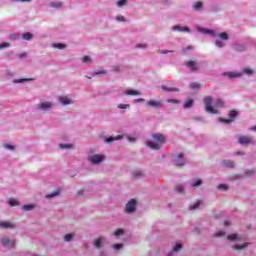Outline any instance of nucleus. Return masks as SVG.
Returning a JSON list of instances; mask_svg holds the SVG:
<instances>
[{"instance_id":"1","label":"nucleus","mask_w":256,"mask_h":256,"mask_svg":"<svg viewBox=\"0 0 256 256\" xmlns=\"http://www.w3.org/2000/svg\"><path fill=\"white\" fill-rule=\"evenodd\" d=\"M196 29L199 33H202L203 35H210L211 37H218L214 42V45L218 49H223V47L227 46V43H225V41H229V34L227 32L217 33L215 30H211V29L203 28V27H199V26Z\"/></svg>"},{"instance_id":"2","label":"nucleus","mask_w":256,"mask_h":256,"mask_svg":"<svg viewBox=\"0 0 256 256\" xmlns=\"http://www.w3.org/2000/svg\"><path fill=\"white\" fill-rule=\"evenodd\" d=\"M152 140H148L146 142V146L149 147V149H153L154 151H159L161 149V146L164 145L166 138L165 135L161 133H154L151 135Z\"/></svg>"},{"instance_id":"3","label":"nucleus","mask_w":256,"mask_h":256,"mask_svg":"<svg viewBox=\"0 0 256 256\" xmlns=\"http://www.w3.org/2000/svg\"><path fill=\"white\" fill-rule=\"evenodd\" d=\"M229 241H236L237 244L233 246V249L236 251H243V249H247L249 243L245 242L241 244L243 241H247V235L245 234H231L227 236Z\"/></svg>"},{"instance_id":"4","label":"nucleus","mask_w":256,"mask_h":256,"mask_svg":"<svg viewBox=\"0 0 256 256\" xmlns=\"http://www.w3.org/2000/svg\"><path fill=\"white\" fill-rule=\"evenodd\" d=\"M224 75H226V77H229L230 79H237L238 77H242V75H253V69L244 68L242 71L226 72L224 73Z\"/></svg>"},{"instance_id":"5","label":"nucleus","mask_w":256,"mask_h":256,"mask_svg":"<svg viewBox=\"0 0 256 256\" xmlns=\"http://www.w3.org/2000/svg\"><path fill=\"white\" fill-rule=\"evenodd\" d=\"M204 104H205L206 113H209L210 115H219V110L213 107L212 97L210 96L205 97Z\"/></svg>"},{"instance_id":"6","label":"nucleus","mask_w":256,"mask_h":256,"mask_svg":"<svg viewBox=\"0 0 256 256\" xmlns=\"http://www.w3.org/2000/svg\"><path fill=\"white\" fill-rule=\"evenodd\" d=\"M53 107H55V103H53V101L43 100L37 105V110L47 113L52 111Z\"/></svg>"},{"instance_id":"7","label":"nucleus","mask_w":256,"mask_h":256,"mask_svg":"<svg viewBox=\"0 0 256 256\" xmlns=\"http://www.w3.org/2000/svg\"><path fill=\"white\" fill-rule=\"evenodd\" d=\"M88 161L92 165H101L105 161V156L104 154H92L88 156Z\"/></svg>"},{"instance_id":"8","label":"nucleus","mask_w":256,"mask_h":256,"mask_svg":"<svg viewBox=\"0 0 256 256\" xmlns=\"http://www.w3.org/2000/svg\"><path fill=\"white\" fill-rule=\"evenodd\" d=\"M124 211L128 215H131V213H135V211H137V201L135 199H131L130 201H128L126 203Z\"/></svg>"},{"instance_id":"9","label":"nucleus","mask_w":256,"mask_h":256,"mask_svg":"<svg viewBox=\"0 0 256 256\" xmlns=\"http://www.w3.org/2000/svg\"><path fill=\"white\" fill-rule=\"evenodd\" d=\"M238 143L240 145H255V140L253 137L241 136L238 138Z\"/></svg>"},{"instance_id":"10","label":"nucleus","mask_w":256,"mask_h":256,"mask_svg":"<svg viewBox=\"0 0 256 256\" xmlns=\"http://www.w3.org/2000/svg\"><path fill=\"white\" fill-rule=\"evenodd\" d=\"M1 243H2L3 247H7L8 249L15 247V239H11L7 236H5L1 239Z\"/></svg>"},{"instance_id":"11","label":"nucleus","mask_w":256,"mask_h":256,"mask_svg":"<svg viewBox=\"0 0 256 256\" xmlns=\"http://www.w3.org/2000/svg\"><path fill=\"white\" fill-rule=\"evenodd\" d=\"M162 102L161 100H148L146 102L147 107H152V109H161Z\"/></svg>"},{"instance_id":"12","label":"nucleus","mask_w":256,"mask_h":256,"mask_svg":"<svg viewBox=\"0 0 256 256\" xmlns=\"http://www.w3.org/2000/svg\"><path fill=\"white\" fill-rule=\"evenodd\" d=\"M192 9L196 13H201L205 9V4L201 1H196L192 3Z\"/></svg>"},{"instance_id":"13","label":"nucleus","mask_w":256,"mask_h":256,"mask_svg":"<svg viewBox=\"0 0 256 256\" xmlns=\"http://www.w3.org/2000/svg\"><path fill=\"white\" fill-rule=\"evenodd\" d=\"M235 117H237V111L232 110V111H230V113H229V118H230V119H222V118H219L218 121H220V123L229 124V123H231L232 121H235Z\"/></svg>"},{"instance_id":"14","label":"nucleus","mask_w":256,"mask_h":256,"mask_svg":"<svg viewBox=\"0 0 256 256\" xmlns=\"http://www.w3.org/2000/svg\"><path fill=\"white\" fill-rule=\"evenodd\" d=\"M58 101L64 107L67 105H73V99H71V97H69V96H60Z\"/></svg>"},{"instance_id":"15","label":"nucleus","mask_w":256,"mask_h":256,"mask_svg":"<svg viewBox=\"0 0 256 256\" xmlns=\"http://www.w3.org/2000/svg\"><path fill=\"white\" fill-rule=\"evenodd\" d=\"M181 249H183V244H181V242H177L167 256H175L179 251H181Z\"/></svg>"},{"instance_id":"16","label":"nucleus","mask_w":256,"mask_h":256,"mask_svg":"<svg viewBox=\"0 0 256 256\" xmlns=\"http://www.w3.org/2000/svg\"><path fill=\"white\" fill-rule=\"evenodd\" d=\"M172 31H178L179 33H191V29L189 27L181 25L173 26Z\"/></svg>"},{"instance_id":"17","label":"nucleus","mask_w":256,"mask_h":256,"mask_svg":"<svg viewBox=\"0 0 256 256\" xmlns=\"http://www.w3.org/2000/svg\"><path fill=\"white\" fill-rule=\"evenodd\" d=\"M174 163L177 165V167H183V165H185L183 153H180L175 157Z\"/></svg>"},{"instance_id":"18","label":"nucleus","mask_w":256,"mask_h":256,"mask_svg":"<svg viewBox=\"0 0 256 256\" xmlns=\"http://www.w3.org/2000/svg\"><path fill=\"white\" fill-rule=\"evenodd\" d=\"M124 95L130 96V97H137L139 95H141V92L135 89H126L123 92Z\"/></svg>"},{"instance_id":"19","label":"nucleus","mask_w":256,"mask_h":256,"mask_svg":"<svg viewBox=\"0 0 256 256\" xmlns=\"http://www.w3.org/2000/svg\"><path fill=\"white\" fill-rule=\"evenodd\" d=\"M186 67H188V69H190V71H197L199 69V63L191 60L186 62Z\"/></svg>"},{"instance_id":"20","label":"nucleus","mask_w":256,"mask_h":256,"mask_svg":"<svg viewBox=\"0 0 256 256\" xmlns=\"http://www.w3.org/2000/svg\"><path fill=\"white\" fill-rule=\"evenodd\" d=\"M49 7H52V9H63V2L61 1H52L49 3Z\"/></svg>"},{"instance_id":"21","label":"nucleus","mask_w":256,"mask_h":256,"mask_svg":"<svg viewBox=\"0 0 256 256\" xmlns=\"http://www.w3.org/2000/svg\"><path fill=\"white\" fill-rule=\"evenodd\" d=\"M162 91H165V93H177L179 92V88L176 87H167L165 85L161 86Z\"/></svg>"},{"instance_id":"22","label":"nucleus","mask_w":256,"mask_h":256,"mask_svg":"<svg viewBox=\"0 0 256 256\" xmlns=\"http://www.w3.org/2000/svg\"><path fill=\"white\" fill-rule=\"evenodd\" d=\"M103 243H105V238L99 237L94 241V246L96 247V249H101V247H103Z\"/></svg>"},{"instance_id":"23","label":"nucleus","mask_w":256,"mask_h":256,"mask_svg":"<svg viewBox=\"0 0 256 256\" xmlns=\"http://www.w3.org/2000/svg\"><path fill=\"white\" fill-rule=\"evenodd\" d=\"M115 5L118 9H123V7H127V5H129V0H117Z\"/></svg>"},{"instance_id":"24","label":"nucleus","mask_w":256,"mask_h":256,"mask_svg":"<svg viewBox=\"0 0 256 256\" xmlns=\"http://www.w3.org/2000/svg\"><path fill=\"white\" fill-rule=\"evenodd\" d=\"M61 195V190L58 188L54 192L45 196L46 199H54V197H59Z\"/></svg>"},{"instance_id":"25","label":"nucleus","mask_w":256,"mask_h":256,"mask_svg":"<svg viewBox=\"0 0 256 256\" xmlns=\"http://www.w3.org/2000/svg\"><path fill=\"white\" fill-rule=\"evenodd\" d=\"M28 81H35V79L33 78H20V79H14L12 81V83H14L15 85L19 84V83H27Z\"/></svg>"},{"instance_id":"26","label":"nucleus","mask_w":256,"mask_h":256,"mask_svg":"<svg viewBox=\"0 0 256 256\" xmlns=\"http://www.w3.org/2000/svg\"><path fill=\"white\" fill-rule=\"evenodd\" d=\"M0 227L2 229H13L15 227V224L11 222H0Z\"/></svg>"},{"instance_id":"27","label":"nucleus","mask_w":256,"mask_h":256,"mask_svg":"<svg viewBox=\"0 0 256 256\" xmlns=\"http://www.w3.org/2000/svg\"><path fill=\"white\" fill-rule=\"evenodd\" d=\"M123 138V135H118L116 137L110 136L105 139V143H113V141H119Z\"/></svg>"},{"instance_id":"28","label":"nucleus","mask_w":256,"mask_h":256,"mask_svg":"<svg viewBox=\"0 0 256 256\" xmlns=\"http://www.w3.org/2000/svg\"><path fill=\"white\" fill-rule=\"evenodd\" d=\"M203 205L202 201H196L195 203L190 205V211H195V209H199Z\"/></svg>"},{"instance_id":"29","label":"nucleus","mask_w":256,"mask_h":256,"mask_svg":"<svg viewBox=\"0 0 256 256\" xmlns=\"http://www.w3.org/2000/svg\"><path fill=\"white\" fill-rule=\"evenodd\" d=\"M222 165H223L224 167L233 168V167H235V162H233V161H231V160H224V161L222 162Z\"/></svg>"},{"instance_id":"30","label":"nucleus","mask_w":256,"mask_h":256,"mask_svg":"<svg viewBox=\"0 0 256 256\" xmlns=\"http://www.w3.org/2000/svg\"><path fill=\"white\" fill-rule=\"evenodd\" d=\"M224 105H225V102L220 98H218L214 101L215 108L223 107Z\"/></svg>"},{"instance_id":"31","label":"nucleus","mask_w":256,"mask_h":256,"mask_svg":"<svg viewBox=\"0 0 256 256\" xmlns=\"http://www.w3.org/2000/svg\"><path fill=\"white\" fill-rule=\"evenodd\" d=\"M24 41H31L33 39V34L31 32H26L22 35Z\"/></svg>"},{"instance_id":"32","label":"nucleus","mask_w":256,"mask_h":256,"mask_svg":"<svg viewBox=\"0 0 256 256\" xmlns=\"http://www.w3.org/2000/svg\"><path fill=\"white\" fill-rule=\"evenodd\" d=\"M234 49L235 51H245V49H247V47L244 44H235L234 45Z\"/></svg>"},{"instance_id":"33","label":"nucleus","mask_w":256,"mask_h":256,"mask_svg":"<svg viewBox=\"0 0 256 256\" xmlns=\"http://www.w3.org/2000/svg\"><path fill=\"white\" fill-rule=\"evenodd\" d=\"M256 174V170L255 169H248L245 171L244 176L245 177H253V175Z\"/></svg>"},{"instance_id":"34","label":"nucleus","mask_w":256,"mask_h":256,"mask_svg":"<svg viewBox=\"0 0 256 256\" xmlns=\"http://www.w3.org/2000/svg\"><path fill=\"white\" fill-rule=\"evenodd\" d=\"M190 185L191 187H201V185H203V180L201 179L194 180Z\"/></svg>"},{"instance_id":"35","label":"nucleus","mask_w":256,"mask_h":256,"mask_svg":"<svg viewBox=\"0 0 256 256\" xmlns=\"http://www.w3.org/2000/svg\"><path fill=\"white\" fill-rule=\"evenodd\" d=\"M23 211H33L35 209V204H26L22 207Z\"/></svg>"},{"instance_id":"36","label":"nucleus","mask_w":256,"mask_h":256,"mask_svg":"<svg viewBox=\"0 0 256 256\" xmlns=\"http://www.w3.org/2000/svg\"><path fill=\"white\" fill-rule=\"evenodd\" d=\"M82 61L86 65H91V63H93V59L91 58V56H84Z\"/></svg>"},{"instance_id":"37","label":"nucleus","mask_w":256,"mask_h":256,"mask_svg":"<svg viewBox=\"0 0 256 256\" xmlns=\"http://www.w3.org/2000/svg\"><path fill=\"white\" fill-rule=\"evenodd\" d=\"M191 107H193V100L189 99L184 103L183 108L184 109H191Z\"/></svg>"},{"instance_id":"38","label":"nucleus","mask_w":256,"mask_h":256,"mask_svg":"<svg viewBox=\"0 0 256 256\" xmlns=\"http://www.w3.org/2000/svg\"><path fill=\"white\" fill-rule=\"evenodd\" d=\"M115 20L117 23H125L127 21V18H125L123 15H117L115 17Z\"/></svg>"},{"instance_id":"39","label":"nucleus","mask_w":256,"mask_h":256,"mask_svg":"<svg viewBox=\"0 0 256 256\" xmlns=\"http://www.w3.org/2000/svg\"><path fill=\"white\" fill-rule=\"evenodd\" d=\"M145 174L143 173V171H141V170H136V171H134V177L136 178V179H141V177H143Z\"/></svg>"},{"instance_id":"40","label":"nucleus","mask_w":256,"mask_h":256,"mask_svg":"<svg viewBox=\"0 0 256 256\" xmlns=\"http://www.w3.org/2000/svg\"><path fill=\"white\" fill-rule=\"evenodd\" d=\"M8 205H10V207H17V205H19V202H17V200L10 198L8 200Z\"/></svg>"},{"instance_id":"41","label":"nucleus","mask_w":256,"mask_h":256,"mask_svg":"<svg viewBox=\"0 0 256 256\" xmlns=\"http://www.w3.org/2000/svg\"><path fill=\"white\" fill-rule=\"evenodd\" d=\"M175 190L177 193H183V191H185V186L183 184H178L176 185Z\"/></svg>"},{"instance_id":"42","label":"nucleus","mask_w":256,"mask_h":256,"mask_svg":"<svg viewBox=\"0 0 256 256\" xmlns=\"http://www.w3.org/2000/svg\"><path fill=\"white\" fill-rule=\"evenodd\" d=\"M217 189H218L219 191H227V190L229 189V186H228L227 184H219V185L217 186Z\"/></svg>"},{"instance_id":"43","label":"nucleus","mask_w":256,"mask_h":256,"mask_svg":"<svg viewBox=\"0 0 256 256\" xmlns=\"http://www.w3.org/2000/svg\"><path fill=\"white\" fill-rule=\"evenodd\" d=\"M52 47L54 49H65V44H63V43H54V44H52Z\"/></svg>"},{"instance_id":"44","label":"nucleus","mask_w":256,"mask_h":256,"mask_svg":"<svg viewBox=\"0 0 256 256\" xmlns=\"http://www.w3.org/2000/svg\"><path fill=\"white\" fill-rule=\"evenodd\" d=\"M64 241H65L66 243H69V241H73V234H66V235L64 236Z\"/></svg>"},{"instance_id":"45","label":"nucleus","mask_w":256,"mask_h":256,"mask_svg":"<svg viewBox=\"0 0 256 256\" xmlns=\"http://www.w3.org/2000/svg\"><path fill=\"white\" fill-rule=\"evenodd\" d=\"M112 249H114V251H121V249H123V244H114Z\"/></svg>"},{"instance_id":"46","label":"nucleus","mask_w":256,"mask_h":256,"mask_svg":"<svg viewBox=\"0 0 256 256\" xmlns=\"http://www.w3.org/2000/svg\"><path fill=\"white\" fill-rule=\"evenodd\" d=\"M33 0H10V3H31Z\"/></svg>"},{"instance_id":"47","label":"nucleus","mask_w":256,"mask_h":256,"mask_svg":"<svg viewBox=\"0 0 256 256\" xmlns=\"http://www.w3.org/2000/svg\"><path fill=\"white\" fill-rule=\"evenodd\" d=\"M60 149H73V145L71 144H60Z\"/></svg>"},{"instance_id":"48","label":"nucleus","mask_w":256,"mask_h":256,"mask_svg":"<svg viewBox=\"0 0 256 256\" xmlns=\"http://www.w3.org/2000/svg\"><path fill=\"white\" fill-rule=\"evenodd\" d=\"M8 47H11V44L9 42H4L0 44V50L1 49H8Z\"/></svg>"},{"instance_id":"49","label":"nucleus","mask_w":256,"mask_h":256,"mask_svg":"<svg viewBox=\"0 0 256 256\" xmlns=\"http://www.w3.org/2000/svg\"><path fill=\"white\" fill-rule=\"evenodd\" d=\"M4 149H7L8 151H15V146L11 144H4Z\"/></svg>"},{"instance_id":"50","label":"nucleus","mask_w":256,"mask_h":256,"mask_svg":"<svg viewBox=\"0 0 256 256\" xmlns=\"http://www.w3.org/2000/svg\"><path fill=\"white\" fill-rule=\"evenodd\" d=\"M190 89H194V90L199 89V83L197 82L190 83Z\"/></svg>"},{"instance_id":"51","label":"nucleus","mask_w":256,"mask_h":256,"mask_svg":"<svg viewBox=\"0 0 256 256\" xmlns=\"http://www.w3.org/2000/svg\"><path fill=\"white\" fill-rule=\"evenodd\" d=\"M131 105L129 104H119L118 109H130Z\"/></svg>"},{"instance_id":"52","label":"nucleus","mask_w":256,"mask_h":256,"mask_svg":"<svg viewBox=\"0 0 256 256\" xmlns=\"http://www.w3.org/2000/svg\"><path fill=\"white\" fill-rule=\"evenodd\" d=\"M225 231L220 230L214 234V237H224Z\"/></svg>"},{"instance_id":"53","label":"nucleus","mask_w":256,"mask_h":256,"mask_svg":"<svg viewBox=\"0 0 256 256\" xmlns=\"http://www.w3.org/2000/svg\"><path fill=\"white\" fill-rule=\"evenodd\" d=\"M192 50H193V47L188 46V47H186V48H184V49L182 50V53H183V55H187V52H188V51H192Z\"/></svg>"},{"instance_id":"54","label":"nucleus","mask_w":256,"mask_h":256,"mask_svg":"<svg viewBox=\"0 0 256 256\" xmlns=\"http://www.w3.org/2000/svg\"><path fill=\"white\" fill-rule=\"evenodd\" d=\"M114 235H115L116 237H120V235H123V229H118V230H116V231L114 232Z\"/></svg>"},{"instance_id":"55","label":"nucleus","mask_w":256,"mask_h":256,"mask_svg":"<svg viewBox=\"0 0 256 256\" xmlns=\"http://www.w3.org/2000/svg\"><path fill=\"white\" fill-rule=\"evenodd\" d=\"M127 139L129 141V143H137V138L136 137L128 136Z\"/></svg>"},{"instance_id":"56","label":"nucleus","mask_w":256,"mask_h":256,"mask_svg":"<svg viewBox=\"0 0 256 256\" xmlns=\"http://www.w3.org/2000/svg\"><path fill=\"white\" fill-rule=\"evenodd\" d=\"M158 53H160L161 55H167V53H173V51H169V50H159Z\"/></svg>"},{"instance_id":"57","label":"nucleus","mask_w":256,"mask_h":256,"mask_svg":"<svg viewBox=\"0 0 256 256\" xmlns=\"http://www.w3.org/2000/svg\"><path fill=\"white\" fill-rule=\"evenodd\" d=\"M137 49H147V44H138L136 45Z\"/></svg>"},{"instance_id":"58","label":"nucleus","mask_w":256,"mask_h":256,"mask_svg":"<svg viewBox=\"0 0 256 256\" xmlns=\"http://www.w3.org/2000/svg\"><path fill=\"white\" fill-rule=\"evenodd\" d=\"M167 103L179 104V100L169 99V100H167Z\"/></svg>"},{"instance_id":"59","label":"nucleus","mask_w":256,"mask_h":256,"mask_svg":"<svg viewBox=\"0 0 256 256\" xmlns=\"http://www.w3.org/2000/svg\"><path fill=\"white\" fill-rule=\"evenodd\" d=\"M25 57H27V53L26 52H22L19 54V58L20 59H25Z\"/></svg>"},{"instance_id":"60","label":"nucleus","mask_w":256,"mask_h":256,"mask_svg":"<svg viewBox=\"0 0 256 256\" xmlns=\"http://www.w3.org/2000/svg\"><path fill=\"white\" fill-rule=\"evenodd\" d=\"M143 101H145L144 98H138L134 100V103H143Z\"/></svg>"},{"instance_id":"61","label":"nucleus","mask_w":256,"mask_h":256,"mask_svg":"<svg viewBox=\"0 0 256 256\" xmlns=\"http://www.w3.org/2000/svg\"><path fill=\"white\" fill-rule=\"evenodd\" d=\"M105 72H94V75H103Z\"/></svg>"},{"instance_id":"62","label":"nucleus","mask_w":256,"mask_h":256,"mask_svg":"<svg viewBox=\"0 0 256 256\" xmlns=\"http://www.w3.org/2000/svg\"><path fill=\"white\" fill-rule=\"evenodd\" d=\"M99 256H107V253L101 251L100 254H99Z\"/></svg>"},{"instance_id":"63","label":"nucleus","mask_w":256,"mask_h":256,"mask_svg":"<svg viewBox=\"0 0 256 256\" xmlns=\"http://www.w3.org/2000/svg\"><path fill=\"white\" fill-rule=\"evenodd\" d=\"M10 39H17V35L12 34V35L10 36Z\"/></svg>"},{"instance_id":"64","label":"nucleus","mask_w":256,"mask_h":256,"mask_svg":"<svg viewBox=\"0 0 256 256\" xmlns=\"http://www.w3.org/2000/svg\"><path fill=\"white\" fill-rule=\"evenodd\" d=\"M235 155H245L243 152H236Z\"/></svg>"}]
</instances>
